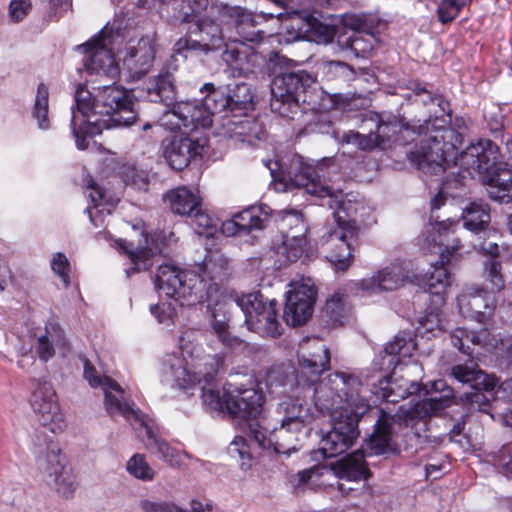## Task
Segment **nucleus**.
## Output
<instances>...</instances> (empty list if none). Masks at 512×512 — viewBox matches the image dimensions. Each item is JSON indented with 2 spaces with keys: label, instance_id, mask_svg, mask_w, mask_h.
Wrapping results in <instances>:
<instances>
[{
  "label": "nucleus",
  "instance_id": "nucleus-1",
  "mask_svg": "<svg viewBox=\"0 0 512 512\" xmlns=\"http://www.w3.org/2000/svg\"><path fill=\"white\" fill-rule=\"evenodd\" d=\"M299 372L297 390H303L305 396L312 395L314 406L304 403L296 396L282 400L277 408L280 427H273L269 435L254 429L257 444L262 449H273L277 454H289L295 451L298 441L295 433L303 428L312 430L326 414L331 420V429L322 435L320 448L315 455L325 458L336 457L347 451L359 436L358 423L370 409V394L388 403H396L404 394L419 391V385L411 383L403 393L397 394L388 375L378 380V387L370 391L361 380L352 374L334 372L319 381V376L330 365L328 348L317 338L303 340L298 350Z\"/></svg>",
  "mask_w": 512,
  "mask_h": 512
},
{
  "label": "nucleus",
  "instance_id": "nucleus-2",
  "mask_svg": "<svg viewBox=\"0 0 512 512\" xmlns=\"http://www.w3.org/2000/svg\"><path fill=\"white\" fill-rule=\"evenodd\" d=\"M199 334L193 330L184 331L179 337L181 355L168 354L163 360V382L181 389L202 384L203 405L211 411H226L232 418L249 422V431L253 440L254 429L269 435L270 430L258 420L262 411L264 396L259 390L235 388L223 391L215 387L216 375L223 365V357L218 354H206L200 345Z\"/></svg>",
  "mask_w": 512,
  "mask_h": 512
},
{
  "label": "nucleus",
  "instance_id": "nucleus-3",
  "mask_svg": "<svg viewBox=\"0 0 512 512\" xmlns=\"http://www.w3.org/2000/svg\"><path fill=\"white\" fill-rule=\"evenodd\" d=\"M435 390L443 391L440 396H431L410 405H401L396 413L391 414L385 409H379V415L374 425V431L367 441L370 456H390L401 452L395 437L403 429L405 439L404 450L408 456L417 453L423 443L422 436L412 430L417 421L431 415H436L450 405L453 390L446 386L445 381L438 380L433 384Z\"/></svg>",
  "mask_w": 512,
  "mask_h": 512
},
{
  "label": "nucleus",
  "instance_id": "nucleus-4",
  "mask_svg": "<svg viewBox=\"0 0 512 512\" xmlns=\"http://www.w3.org/2000/svg\"><path fill=\"white\" fill-rule=\"evenodd\" d=\"M84 378L92 388H101L104 392V406L107 413L113 417L116 414L122 415L132 424H138L145 429L147 436L146 447L154 453H158L166 462L171 465L179 464L181 455L167 442L159 439L153 431L151 419L143 414L124 399V390L113 379L101 376L88 359H84Z\"/></svg>",
  "mask_w": 512,
  "mask_h": 512
},
{
  "label": "nucleus",
  "instance_id": "nucleus-5",
  "mask_svg": "<svg viewBox=\"0 0 512 512\" xmlns=\"http://www.w3.org/2000/svg\"><path fill=\"white\" fill-rule=\"evenodd\" d=\"M32 409L41 425L35 429L31 446L38 468L55 480L67 476L69 467L66 455L62 452L55 436L47 434V431L53 434L61 433L67 427L58 401H48Z\"/></svg>",
  "mask_w": 512,
  "mask_h": 512
},
{
  "label": "nucleus",
  "instance_id": "nucleus-6",
  "mask_svg": "<svg viewBox=\"0 0 512 512\" xmlns=\"http://www.w3.org/2000/svg\"><path fill=\"white\" fill-rule=\"evenodd\" d=\"M283 180L292 186L304 189L308 194L328 198L327 205L334 210L333 216L336 227L354 226L357 233H359L360 226L356 216L358 210L363 208L362 204L344 199L343 190L339 185L328 184L322 166L312 167L301 164L299 168L288 172L287 177H284Z\"/></svg>",
  "mask_w": 512,
  "mask_h": 512
},
{
  "label": "nucleus",
  "instance_id": "nucleus-7",
  "mask_svg": "<svg viewBox=\"0 0 512 512\" xmlns=\"http://www.w3.org/2000/svg\"><path fill=\"white\" fill-rule=\"evenodd\" d=\"M429 129L424 128L425 139L421 141L419 147L409 154L410 161L418 170L426 174H439L445 171L449 166L451 159L454 158V150L461 145L466 135L467 126L462 130L455 128H439L430 121Z\"/></svg>",
  "mask_w": 512,
  "mask_h": 512
},
{
  "label": "nucleus",
  "instance_id": "nucleus-8",
  "mask_svg": "<svg viewBox=\"0 0 512 512\" xmlns=\"http://www.w3.org/2000/svg\"><path fill=\"white\" fill-rule=\"evenodd\" d=\"M314 78L305 70L286 71L271 84V111L291 120L310 109L309 90Z\"/></svg>",
  "mask_w": 512,
  "mask_h": 512
},
{
  "label": "nucleus",
  "instance_id": "nucleus-9",
  "mask_svg": "<svg viewBox=\"0 0 512 512\" xmlns=\"http://www.w3.org/2000/svg\"><path fill=\"white\" fill-rule=\"evenodd\" d=\"M95 110L97 118L91 121L99 133L102 129L128 127L137 118L133 95L115 85H104L96 89Z\"/></svg>",
  "mask_w": 512,
  "mask_h": 512
},
{
  "label": "nucleus",
  "instance_id": "nucleus-10",
  "mask_svg": "<svg viewBox=\"0 0 512 512\" xmlns=\"http://www.w3.org/2000/svg\"><path fill=\"white\" fill-rule=\"evenodd\" d=\"M160 294L179 303L192 306L204 301V284L195 272L184 271L170 264L160 265L155 277Z\"/></svg>",
  "mask_w": 512,
  "mask_h": 512
},
{
  "label": "nucleus",
  "instance_id": "nucleus-11",
  "mask_svg": "<svg viewBox=\"0 0 512 512\" xmlns=\"http://www.w3.org/2000/svg\"><path fill=\"white\" fill-rule=\"evenodd\" d=\"M123 42L124 37L119 31H113L106 26L98 36L78 46V50H82L86 54L83 59L86 70L91 74L115 79L119 74L115 52H120Z\"/></svg>",
  "mask_w": 512,
  "mask_h": 512
},
{
  "label": "nucleus",
  "instance_id": "nucleus-12",
  "mask_svg": "<svg viewBox=\"0 0 512 512\" xmlns=\"http://www.w3.org/2000/svg\"><path fill=\"white\" fill-rule=\"evenodd\" d=\"M235 305L245 316L249 330L264 337L276 338L282 333V325L277 319L276 300H266L259 292L237 298Z\"/></svg>",
  "mask_w": 512,
  "mask_h": 512
},
{
  "label": "nucleus",
  "instance_id": "nucleus-13",
  "mask_svg": "<svg viewBox=\"0 0 512 512\" xmlns=\"http://www.w3.org/2000/svg\"><path fill=\"white\" fill-rule=\"evenodd\" d=\"M363 451H355L334 464L318 463L299 471V480H312L325 476L347 478V480H367L372 477Z\"/></svg>",
  "mask_w": 512,
  "mask_h": 512
},
{
  "label": "nucleus",
  "instance_id": "nucleus-14",
  "mask_svg": "<svg viewBox=\"0 0 512 512\" xmlns=\"http://www.w3.org/2000/svg\"><path fill=\"white\" fill-rule=\"evenodd\" d=\"M450 375L458 382L470 385L472 391L464 394L466 402L486 412L485 407L489 404V398L482 391H494L498 379L478 369L471 361L452 366Z\"/></svg>",
  "mask_w": 512,
  "mask_h": 512
},
{
  "label": "nucleus",
  "instance_id": "nucleus-15",
  "mask_svg": "<svg viewBox=\"0 0 512 512\" xmlns=\"http://www.w3.org/2000/svg\"><path fill=\"white\" fill-rule=\"evenodd\" d=\"M362 122H372L375 126L376 135H380V127L386 128V136L388 140L383 142V149L390 147L392 144L405 145L413 141L415 136L423 134L424 128L429 129V124L411 125L405 118L392 113H376L373 111L366 112L362 115Z\"/></svg>",
  "mask_w": 512,
  "mask_h": 512
},
{
  "label": "nucleus",
  "instance_id": "nucleus-16",
  "mask_svg": "<svg viewBox=\"0 0 512 512\" xmlns=\"http://www.w3.org/2000/svg\"><path fill=\"white\" fill-rule=\"evenodd\" d=\"M213 117L203 101L179 102L163 115L162 125L172 131L178 130L187 134L199 127H210Z\"/></svg>",
  "mask_w": 512,
  "mask_h": 512
},
{
  "label": "nucleus",
  "instance_id": "nucleus-17",
  "mask_svg": "<svg viewBox=\"0 0 512 512\" xmlns=\"http://www.w3.org/2000/svg\"><path fill=\"white\" fill-rule=\"evenodd\" d=\"M283 318L287 325L301 326L311 317L316 289L310 279L292 282L287 291Z\"/></svg>",
  "mask_w": 512,
  "mask_h": 512
},
{
  "label": "nucleus",
  "instance_id": "nucleus-18",
  "mask_svg": "<svg viewBox=\"0 0 512 512\" xmlns=\"http://www.w3.org/2000/svg\"><path fill=\"white\" fill-rule=\"evenodd\" d=\"M450 338L454 347L470 356L474 353L471 345L492 349L500 357H510L512 355V336L510 335L490 339V333L485 329L479 332H469L465 328H457L451 332Z\"/></svg>",
  "mask_w": 512,
  "mask_h": 512
},
{
  "label": "nucleus",
  "instance_id": "nucleus-19",
  "mask_svg": "<svg viewBox=\"0 0 512 512\" xmlns=\"http://www.w3.org/2000/svg\"><path fill=\"white\" fill-rule=\"evenodd\" d=\"M454 159L455 165L467 171L470 176L474 174L485 176L495 167L499 159V148L491 140L480 139L476 143H471Z\"/></svg>",
  "mask_w": 512,
  "mask_h": 512
},
{
  "label": "nucleus",
  "instance_id": "nucleus-20",
  "mask_svg": "<svg viewBox=\"0 0 512 512\" xmlns=\"http://www.w3.org/2000/svg\"><path fill=\"white\" fill-rule=\"evenodd\" d=\"M358 235L354 226H349L335 227L321 236L322 244L327 245L329 249L326 257L336 270L345 271L352 264L353 246Z\"/></svg>",
  "mask_w": 512,
  "mask_h": 512
},
{
  "label": "nucleus",
  "instance_id": "nucleus-21",
  "mask_svg": "<svg viewBox=\"0 0 512 512\" xmlns=\"http://www.w3.org/2000/svg\"><path fill=\"white\" fill-rule=\"evenodd\" d=\"M222 127L229 138L242 145L257 147L267 138L263 122L248 113L226 117Z\"/></svg>",
  "mask_w": 512,
  "mask_h": 512
},
{
  "label": "nucleus",
  "instance_id": "nucleus-22",
  "mask_svg": "<svg viewBox=\"0 0 512 512\" xmlns=\"http://www.w3.org/2000/svg\"><path fill=\"white\" fill-rule=\"evenodd\" d=\"M156 54L155 39L153 36H143L138 40L126 43L123 65L134 79H139L148 73L153 65Z\"/></svg>",
  "mask_w": 512,
  "mask_h": 512
},
{
  "label": "nucleus",
  "instance_id": "nucleus-23",
  "mask_svg": "<svg viewBox=\"0 0 512 512\" xmlns=\"http://www.w3.org/2000/svg\"><path fill=\"white\" fill-rule=\"evenodd\" d=\"M461 315L467 319L485 324L495 309L494 296L484 289L463 292L457 297Z\"/></svg>",
  "mask_w": 512,
  "mask_h": 512
},
{
  "label": "nucleus",
  "instance_id": "nucleus-24",
  "mask_svg": "<svg viewBox=\"0 0 512 512\" xmlns=\"http://www.w3.org/2000/svg\"><path fill=\"white\" fill-rule=\"evenodd\" d=\"M311 482H297L293 485L292 491L299 496L307 489L318 491L322 490L331 498L347 497L349 499H362L368 501L372 498L371 487L366 482H328L324 485L309 487Z\"/></svg>",
  "mask_w": 512,
  "mask_h": 512
},
{
  "label": "nucleus",
  "instance_id": "nucleus-25",
  "mask_svg": "<svg viewBox=\"0 0 512 512\" xmlns=\"http://www.w3.org/2000/svg\"><path fill=\"white\" fill-rule=\"evenodd\" d=\"M204 145L190 137L174 136L164 147V157L171 168L181 171L192 159L200 156Z\"/></svg>",
  "mask_w": 512,
  "mask_h": 512
},
{
  "label": "nucleus",
  "instance_id": "nucleus-26",
  "mask_svg": "<svg viewBox=\"0 0 512 512\" xmlns=\"http://www.w3.org/2000/svg\"><path fill=\"white\" fill-rule=\"evenodd\" d=\"M409 279V272L402 263L394 262L370 278L362 279L359 287L369 293L392 291L403 286Z\"/></svg>",
  "mask_w": 512,
  "mask_h": 512
},
{
  "label": "nucleus",
  "instance_id": "nucleus-27",
  "mask_svg": "<svg viewBox=\"0 0 512 512\" xmlns=\"http://www.w3.org/2000/svg\"><path fill=\"white\" fill-rule=\"evenodd\" d=\"M219 12L234 23L243 41L258 42L264 38V31L257 29V19L250 11L240 6L220 4Z\"/></svg>",
  "mask_w": 512,
  "mask_h": 512
},
{
  "label": "nucleus",
  "instance_id": "nucleus-28",
  "mask_svg": "<svg viewBox=\"0 0 512 512\" xmlns=\"http://www.w3.org/2000/svg\"><path fill=\"white\" fill-rule=\"evenodd\" d=\"M416 348L413 334L411 332H399L392 341L386 344L384 350L379 353V369L392 371L400 363V356L410 357Z\"/></svg>",
  "mask_w": 512,
  "mask_h": 512
},
{
  "label": "nucleus",
  "instance_id": "nucleus-29",
  "mask_svg": "<svg viewBox=\"0 0 512 512\" xmlns=\"http://www.w3.org/2000/svg\"><path fill=\"white\" fill-rule=\"evenodd\" d=\"M228 271L229 263L223 255L211 253L205 257L199 272L196 273L204 284V299H209L211 291L217 290V285L227 278Z\"/></svg>",
  "mask_w": 512,
  "mask_h": 512
},
{
  "label": "nucleus",
  "instance_id": "nucleus-30",
  "mask_svg": "<svg viewBox=\"0 0 512 512\" xmlns=\"http://www.w3.org/2000/svg\"><path fill=\"white\" fill-rule=\"evenodd\" d=\"M144 243V246L141 243L135 246L133 243L123 239L116 241L119 249L128 256L131 263V267L125 270L127 277L134 273L148 270L153 265V258L159 252V249L149 245L146 235H144Z\"/></svg>",
  "mask_w": 512,
  "mask_h": 512
},
{
  "label": "nucleus",
  "instance_id": "nucleus-31",
  "mask_svg": "<svg viewBox=\"0 0 512 512\" xmlns=\"http://www.w3.org/2000/svg\"><path fill=\"white\" fill-rule=\"evenodd\" d=\"M147 94L151 102L163 103L165 106L176 105L177 88L175 78L169 71H161L147 83Z\"/></svg>",
  "mask_w": 512,
  "mask_h": 512
},
{
  "label": "nucleus",
  "instance_id": "nucleus-32",
  "mask_svg": "<svg viewBox=\"0 0 512 512\" xmlns=\"http://www.w3.org/2000/svg\"><path fill=\"white\" fill-rule=\"evenodd\" d=\"M485 178L490 183V197L500 202L512 201V170L508 164L496 161V165L487 172Z\"/></svg>",
  "mask_w": 512,
  "mask_h": 512
},
{
  "label": "nucleus",
  "instance_id": "nucleus-33",
  "mask_svg": "<svg viewBox=\"0 0 512 512\" xmlns=\"http://www.w3.org/2000/svg\"><path fill=\"white\" fill-rule=\"evenodd\" d=\"M463 226L475 235L495 236V231L489 227L490 212L487 204L471 202L462 211Z\"/></svg>",
  "mask_w": 512,
  "mask_h": 512
},
{
  "label": "nucleus",
  "instance_id": "nucleus-34",
  "mask_svg": "<svg viewBox=\"0 0 512 512\" xmlns=\"http://www.w3.org/2000/svg\"><path fill=\"white\" fill-rule=\"evenodd\" d=\"M200 92L204 95L202 101L208 111L214 116L221 115L222 122L226 117H231L229 102V86H215L213 83H205Z\"/></svg>",
  "mask_w": 512,
  "mask_h": 512
},
{
  "label": "nucleus",
  "instance_id": "nucleus-35",
  "mask_svg": "<svg viewBox=\"0 0 512 512\" xmlns=\"http://www.w3.org/2000/svg\"><path fill=\"white\" fill-rule=\"evenodd\" d=\"M267 221V215H262L259 207L251 206L236 214L232 220L225 222L223 230L227 234H234L252 229H263Z\"/></svg>",
  "mask_w": 512,
  "mask_h": 512
},
{
  "label": "nucleus",
  "instance_id": "nucleus-36",
  "mask_svg": "<svg viewBox=\"0 0 512 512\" xmlns=\"http://www.w3.org/2000/svg\"><path fill=\"white\" fill-rule=\"evenodd\" d=\"M75 105L76 109L72 108V113L75 112L78 116V121L87 122L86 128L84 129L87 133H99V128L97 129L91 121L97 118L95 104H96V94H92L86 86L83 84H79L75 91Z\"/></svg>",
  "mask_w": 512,
  "mask_h": 512
},
{
  "label": "nucleus",
  "instance_id": "nucleus-37",
  "mask_svg": "<svg viewBox=\"0 0 512 512\" xmlns=\"http://www.w3.org/2000/svg\"><path fill=\"white\" fill-rule=\"evenodd\" d=\"M298 36L317 44H328L333 41L336 29L315 17L308 16L297 24Z\"/></svg>",
  "mask_w": 512,
  "mask_h": 512
},
{
  "label": "nucleus",
  "instance_id": "nucleus-38",
  "mask_svg": "<svg viewBox=\"0 0 512 512\" xmlns=\"http://www.w3.org/2000/svg\"><path fill=\"white\" fill-rule=\"evenodd\" d=\"M164 201L174 214L188 216L200 205L201 198L186 187H178L167 192Z\"/></svg>",
  "mask_w": 512,
  "mask_h": 512
},
{
  "label": "nucleus",
  "instance_id": "nucleus-39",
  "mask_svg": "<svg viewBox=\"0 0 512 512\" xmlns=\"http://www.w3.org/2000/svg\"><path fill=\"white\" fill-rule=\"evenodd\" d=\"M55 346L66 348L67 341L63 330L56 324L46 326L45 334L37 339L36 353L40 360L47 362L55 354Z\"/></svg>",
  "mask_w": 512,
  "mask_h": 512
},
{
  "label": "nucleus",
  "instance_id": "nucleus-40",
  "mask_svg": "<svg viewBox=\"0 0 512 512\" xmlns=\"http://www.w3.org/2000/svg\"><path fill=\"white\" fill-rule=\"evenodd\" d=\"M228 304L225 302L217 301L215 306L211 308V324L214 332L217 334L219 340L227 347H233L239 344V339L233 337L229 332Z\"/></svg>",
  "mask_w": 512,
  "mask_h": 512
},
{
  "label": "nucleus",
  "instance_id": "nucleus-41",
  "mask_svg": "<svg viewBox=\"0 0 512 512\" xmlns=\"http://www.w3.org/2000/svg\"><path fill=\"white\" fill-rule=\"evenodd\" d=\"M386 128L387 127L385 126L379 128L381 133L380 135H376L375 132L361 134L359 132L350 130L342 135L341 141L346 144H352L362 151L369 152L376 148L383 150V142L388 140V137L385 134Z\"/></svg>",
  "mask_w": 512,
  "mask_h": 512
},
{
  "label": "nucleus",
  "instance_id": "nucleus-42",
  "mask_svg": "<svg viewBox=\"0 0 512 512\" xmlns=\"http://www.w3.org/2000/svg\"><path fill=\"white\" fill-rule=\"evenodd\" d=\"M279 227L282 239H290L291 241H307L306 234L308 228L300 212H285L280 220Z\"/></svg>",
  "mask_w": 512,
  "mask_h": 512
},
{
  "label": "nucleus",
  "instance_id": "nucleus-43",
  "mask_svg": "<svg viewBox=\"0 0 512 512\" xmlns=\"http://www.w3.org/2000/svg\"><path fill=\"white\" fill-rule=\"evenodd\" d=\"M228 86L230 94L229 102H231V115L247 113L248 111L253 110V94L251 92L250 86L247 83L241 82L233 86Z\"/></svg>",
  "mask_w": 512,
  "mask_h": 512
},
{
  "label": "nucleus",
  "instance_id": "nucleus-44",
  "mask_svg": "<svg viewBox=\"0 0 512 512\" xmlns=\"http://www.w3.org/2000/svg\"><path fill=\"white\" fill-rule=\"evenodd\" d=\"M191 21H194L192 19ZM196 30L199 37L209 44L213 51L221 49L224 45L222 29L219 24L207 17H199L195 19Z\"/></svg>",
  "mask_w": 512,
  "mask_h": 512
},
{
  "label": "nucleus",
  "instance_id": "nucleus-45",
  "mask_svg": "<svg viewBox=\"0 0 512 512\" xmlns=\"http://www.w3.org/2000/svg\"><path fill=\"white\" fill-rule=\"evenodd\" d=\"M449 273L441 263L433 266V271L426 277L424 286L427 291L435 296V304L443 305L445 302L444 292L449 285Z\"/></svg>",
  "mask_w": 512,
  "mask_h": 512
},
{
  "label": "nucleus",
  "instance_id": "nucleus-46",
  "mask_svg": "<svg viewBox=\"0 0 512 512\" xmlns=\"http://www.w3.org/2000/svg\"><path fill=\"white\" fill-rule=\"evenodd\" d=\"M214 52L209 44H206L200 37L193 39L191 36H184L179 38L173 46L172 58L180 56L183 59H187L192 55H207Z\"/></svg>",
  "mask_w": 512,
  "mask_h": 512
},
{
  "label": "nucleus",
  "instance_id": "nucleus-47",
  "mask_svg": "<svg viewBox=\"0 0 512 512\" xmlns=\"http://www.w3.org/2000/svg\"><path fill=\"white\" fill-rule=\"evenodd\" d=\"M350 311V307L347 303V297L343 293L337 292L333 294L325 303L323 313L333 323L342 324Z\"/></svg>",
  "mask_w": 512,
  "mask_h": 512
},
{
  "label": "nucleus",
  "instance_id": "nucleus-48",
  "mask_svg": "<svg viewBox=\"0 0 512 512\" xmlns=\"http://www.w3.org/2000/svg\"><path fill=\"white\" fill-rule=\"evenodd\" d=\"M406 88L413 93L415 101L420 102L423 105H429L430 103L437 102V105L440 107L442 112H445L446 108L449 106L448 102H446L441 96L433 93L432 90L428 89L426 84H422L417 80L408 81Z\"/></svg>",
  "mask_w": 512,
  "mask_h": 512
},
{
  "label": "nucleus",
  "instance_id": "nucleus-49",
  "mask_svg": "<svg viewBox=\"0 0 512 512\" xmlns=\"http://www.w3.org/2000/svg\"><path fill=\"white\" fill-rule=\"evenodd\" d=\"M86 190L88 197L93 203V208L99 213H110L111 207L114 206V201L111 197L106 195L105 190L99 186L91 177L85 179Z\"/></svg>",
  "mask_w": 512,
  "mask_h": 512
},
{
  "label": "nucleus",
  "instance_id": "nucleus-50",
  "mask_svg": "<svg viewBox=\"0 0 512 512\" xmlns=\"http://www.w3.org/2000/svg\"><path fill=\"white\" fill-rule=\"evenodd\" d=\"M48 108L49 91L45 84L40 83L37 88L33 116L36 118L39 128L43 130H46L50 127Z\"/></svg>",
  "mask_w": 512,
  "mask_h": 512
},
{
  "label": "nucleus",
  "instance_id": "nucleus-51",
  "mask_svg": "<svg viewBox=\"0 0 512 512\" xmlns=\"http://www.w3.org/2000/svg\"><path fill=\"white\" fill-rule=\"evenodd\" d=\"M338 44L342 50H350L355 57H365L373 48L371 39L364 38L359 31H352L347 38L338 39Z\"/></svg>",
  "mask_w": 512,
  "mask_h": 512
},
{
  "label": "nucleus",
  "instance_id": "nucleus-52",
  "mask_svg": "<svg viewBox=\"0 0 512 512\" xmlns=\"http://www.w3.org/2000/svg\"><path fill=\"white\" fill-rule=\"evenodd\" d=\"M34 390L32 392L30 403L32 408H38L41 405L58 401L55 389L52 384L46 380H35Z\"/></svg>",
  "mask_w": 512,
  "mask_h": 512
},
{
  "label": "nucleus",
  "instance_id": "nucleus-53",
  "mask_svg": "<svg viewBox=\"0 0 512 512\" xmlns=\"http://www.w3.org/2000/svg\"><path fill=\"white\" fill-rule=\"evenodd\" d=\"M119 175L126 185H130L135 189H146L148 185L147 172L137 169L134 165H122L119 170Z\"/></svg>",
  "mask_w": 512,
  "mask_h": 512
},
{
  "label": "nucleus",
  "instance_id": "nucleus-54",
  "mask_svg": "<svg viewBox=\"0 0 512 512\" xmlns=\"http://www.w3.org/2000/svg\"><path fill=\"white\" fill-rule=\"evenodd\" d=\"M228 453L232 459L240 463L243 470L251 467V456L248 445L243 437H236L228 446Z\"/></svg>",
  "mask_w": 512,
  "mask_h": 512
},
{
  "label": "nucleus",
  "instance_id": "nucleus-55",
  "mask_svg": "<svg viewBox=\"0 0 512 512\" xmlns=\"http://www.w3.org/2000/svg\"><path fill=\"white\" fill-rule=\"evenodd\" d=\"M127 470L138 479L151 480L154 477L153 469L148 465L145 456L142 454H135L129 459Z\"/></svg>",
  "mask_w": 512,
  "mask_h": 512
},
{
  "label": "nucleus",
  "instance_id": "nucleus-56",
  "mask_svg": "<svg viewBox=\"0 0 512 512\" xmlns=\"http://www.w3.org/2000/svg\"><path fill=\"white\" fill-rule=\"evenodd\" d=\"M307 243V241L282 239V244L278 248V254L283 256L290 263L296 262L306 252Z\"/></svg>",
  "mask_w": 512,
  "mask_h": 512
},
{
  "label": "nucleus",
  "instance_id": "nucleus-57",
  "mask_svg": "<svg viewBox=\"0 0 512 512\" xmlns=\"http://www.w3.org/2000/svg\"><path fill=\"white\" fill-rule=\"evenodd\" d=\"M465 6L456 0H441L437 7V17L442 24L453 21Z\"/></svg>",
  "mask_w": 512,
  "mask_h": 512
},
{
  "label": "nucleus",
  "instance_id": "nucleus-58",
  "mask_svg": "<svg viewBox=\"0 0 512 512\" xmlns=\"http://www.w3.org/2000/svg\"><path fill=\"white\" fill-rule=\"evenodd\" d=\"M87 122L78 121V116L75 112H73V116L71 118V127L73 135L76 139V146L80 150H85L89 147L88 137H92L97 133H87L85 132Z\"/></svg>",
  "mask_w": 512,
  "mask_h": 512
},
{
  "label": "nucleus",
  "instance_id": "nucleus-59",
  "mask_svg": "<svg viewBox=\"0 0 512 512\" xmlns=\"http://www.w3.org/2000/svg\"><path fill=\"white\" fill-rule=\"evenodd\" d=\"M150 311L159 323L171 324L173 323L174 315L176 314V307L173 302H160L151 305Z\"/></svg>",
  "mask_w": 512,
  "mask_h": 512
},
{
  "label": "nucleus",
  "instance_id": "nucleus-60",
  "mask_svg": "<svg viewBox=\"0 0 512 512\" xmlns=\"http://www.w3.org/2000/svg\"><path fill=\"white\" fill-rule=\"evenodd\" d=\"M51 269L61 278L64 286L68 287L70 283V262L63 253L57 252L53 255Z\"/></svg>",
  "mask_w": 512,
  "mask_h": 512
},
{
  "label": "nucleus",
  "instance_id": "nucleus-61",
  "mask_svg": "<svg viewBox=\"0 0 512 512\" xmlns=\"http://www.w3.org/2000/svg\"><path fill=\"white\" fill-rule=\"evenodd\" d=\"M487 278L491 282L493 288L501 290L505 286V281L501 274V266L495 259H490L485 264Z\"/></svg>",
  "mask_w": 512,
  "mask_h": 512
},
{
  "label": "nucleus",
  "instance_id": "nucleus-62",
  "mask_svg": "<svg viewBox=\"0 0 512 512\" xmlns=\"http://www.w3.org/2000/svg\"><path fill=\"white\" fill-rule=\"evenodd\" d=\"M140 508L143 512H188L171 502H152L142 500Z\"/></svg>",
  "mask_w": 512,
  "mask_h": 512
},
{
  "label": "nucleus",
  "instance_id": "nucleus-63",
  "mask_svg": "<svg viewBox=\"0 0 512 512\" xmlns=\"http://www.w3.org/2000/svg\"><path fill=\"white\" fill-rule=\"evenodd\" d=\"M49 489L55 493V496L65 500L71 499L77 489L75 482H48Z\"/></svg>",
  "mask_w": 512,
  "mask_h": 512
},
{
  "label": "nucleus",
  "instance_id": "nucleus-64",
  "mask_svg": "<svg viewBox=\"0 0 512 512\" xmlns=\"http://www.w3.org/2000/svg\"><path fill=\"white\" fill-rule=\"evenodd\" d=\"M40 2L50 18L61 16L71 7V0H40Z\"/></svg>",
  "mask_w": 512,
  "mask_h": 512
}]
</instances>
